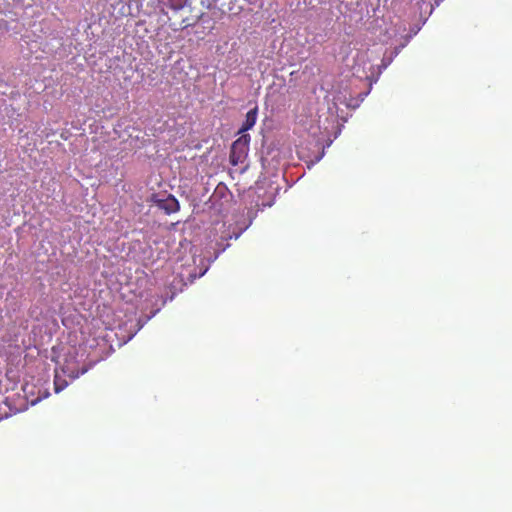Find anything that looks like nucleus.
Masks as SVG:
<instances>
[{"label":"nucleus","mask_w":512,"mask_h":512,"mask_svg":"<svg viewBox=\"0 0 512 512\" xmlns=\"http://www.w3.org/2000/svg\"><path fill=\"white\" fill-rule=\"evenodd\" d=\"M67 386V382L64 379H61L58 375L55 376L54 380V388L55 392H61Z\"/></svg>","instance_id":"nucleus-3"},{"label":"nucleus","mask_w":512,"mask_h":512,"mask_svg":"<svg viewBox=\"0 0 512 512\" xmlns=\"http://www.w3.org/2000/svg\"><path fill=\"white\" fill-rule=\"evenodd\" d=\"M256 120H257V107L248 111V113L246 114V119L243 123V126H242L240 132L250 130L255 125Z\"/></svg>","instance_id":"nucleus-1"},{"label":"nucleus","mask_w":512,"mask_h":512,"mask_svg":"<svg viewBox=\"0 0 512 512\" xmlns=\"http://www.w3.org/2000/svg\"><path fill=\"white\" fill-rule=\"evenodd\" d=\"M242 139L244 140V142H245V143H247V142L249 141V136H248V135H244V136H242L240 139H238V140L234 143V145L238 144Z\"/></svg>","instance_id":"nucleus-4"},{"label":"nucleus","mask_w":512,"mask_h":512,"mask_svg":"<svg viewBox=\"0 0 512 512\" xmlns=\"http://www.w3.org/2000/svg\"><path fill=\"white\" fill-rule=\"evenodd\" d=\"M163 208L168 212L172 213L179 209V203L175 198L167 199Z\"/></svg>","instance_id":"nucleus-2"}]
</instances>
